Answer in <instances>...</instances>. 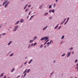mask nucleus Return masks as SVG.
I'll use <instances>...</instances> for the list:
<instances>
[{
	"label": "nucleus",
	"mask_w": 78,
	"mask_h": 78,
	"mask_svg": "<svg viewBox=\"0 0 78 78\" xmlns=\"http://www.w3.org/2000/svg\"><path fill=\"white\" fill-rule=\"evenodd\" d=\"M70 52H68L67 53V58H69V56H70Z\"/></svg>",
	"instance_id": "nucleus-4"
},
{
	"label": "nucleus",
	"mask_w": 78,
	"mask_h": 78,
	"mask_svg": "<svg viewBox=\"0 0 78 78\" xmlns=\"http://www.w3.org/2000/svg\"><path fill=\"white\" fill-rule=\"evenodd\" d=\"M70 49H71L70 50H73V48H71L69 49V50H70Z\"/></svg>",
	"instance_id": "nucleus-32"
},
{
	"label": "nucleus",
	"mask_w": 78,
	"mask_h": 78,
	"mask_svg": "<svg viewBox=\"0 0 78 78\" xmlns=\"http://www.w3.org/2000/svg\"><path fill=\"white\" fill-rule=\"evenodd\" d=\"M12 42V41H10L9 43L8 44V45H9L11 44V43Z\"/></svg>",
	"instance_id": "nucleus-10"
},
{
	"label": "nucleus",
	"mask_w": 78,
	"mask_h": 78,
	"mask_svg": "<svg viewBox=\"0 0 78 78\" xmlns=\"http://www.w3.org/2000/svg\"><path fill=\"white\" fill-rule=\"evenodd\" d=\"M27 62H26V63H25L24 64V65H25L26 64H27Z\"/></svg>",
	"instance_id": "nucleus-50"
},
{
	"label": "nucleus",
	"mask_w": 78,
	"mask_h": 78,
	"mask_svg": "<svg viewBox=\"0 0 78 78\" xmlns=\"http://www.w3.org/2000/svg\"><path fill=\"white\" fill-rule=\"evenodd\" d=\"M49 44H50V43H49V42H48L47 43V45H49Z\"/></svg>",
	"instance_id": "nucleus-34"
},
{
	"label": "nucleus",
	"mask_w": 78,
	"mask_h": 78,
	"mask_svg": "<svg viewBox=\"0 0 78 78\" xmlns=\"http://www.w3.org/2000/svg\"><path fill=\"white\" fill-rule=\"evenodd\" d=\"M55 5H56V4H55L54 5V7H55Z\"/></svg>",
	"instance_id": "nucleus-46"
},
{
	"label": "nucleus",
	"mask_w": 78,
	"mask_h": 78,
	"mask_svg": "<svg viewBox=\"0 0 78 78\" xmlns=\"http://www.w3.org/2000/svg\"><path fill=\"white\" fill-rule=\"evenodd\" d=\"M51 8V5H50L49 7V8L50 9V8Z\"/></svg>",
	"instance_id": "nucleus-18"
},
{
	"label": "nucleus",
	"mask_w": 78,
	"mask_h": 78,
	"mask_svg": "<svg viewBox=\"0 0 78 78\" xmlns=\"http://www.w3.org/2000/svg\"><path fill=\"white\" fill-rule=\"evenodd\" d=\"M31 5H30L28 6V7H29V8H30V7H31Z\"/></svg>",
	"instance_id": "nucleus-36"
},
{
	"label": "nucleus",
	"mask_w": 78,
	"mask_h": 78,
	"mask_svg": "<svg viewBox=\"0 0 78 78\" xmlns=\"http://www.w3.org/2000/svg\"><path fill=\"white\" fill-rule=\"evenodd\" d=\"M42 5H41V6H40V7H39V8L40 9H41V8H42Z\"/></svg>",
	"instance_id": "nucleus-35"
},
{
	"label": "nucleus",
	"mask_w": 78,
	"mask_h": 78,
	"mask_svg": "<svg viewBox=\"0 0 78 78\" xmlns=\"http://www.w3.org/2000/svg\"><path fill=\"white\" fill-rule=\"evenodd\" d=\"M51 10H50L49 11V12H51Z\"/></svg>",
	"instance_id": "nucleus-43"
},
{
	"label": "nucleus",
	"mask_w": 78,
	"mask_h": 78,
	"mask_svg": "<svg viewBox=\"0 0 78 78\" xmlns=\"http://www.w3.org/2000/svg\"><path fill=\"white\" fill-rule=\"evenodd\" d=\"M33 41V40H30V43H31Z\"/></svg>",
	"instance_id": "nucleus-23"
},
{
	"label": "nucleus",
	"mask_w": 78,
	"mask_h": 78,
	"mask_svg": "<svg viewBox=\"0 0 78 78\" xmlns=\"http://www.w3.org/2000/svg\"><path fill=\"white\" fill-rule=\"evenodd\" d=\"M45 39V37H43L41 38V41H44V40Z\"/></svg>",
	"instance_id": "nucleus-5"
},
{
	"label": "nucleus",
	"mask_w": 78,
	"mask_h": 78,
	"mask_svg": "<svg viewBox=\"0 0 78 78\" xmlns=\"http://www.w3.org/2000/svg\"><path fill=\"white\" fill-rule=\"evenodd\" d=\"M31 12H30L29 13L28 15H30V14H31Z\"/></svg>",
	"instance_id": "nucleus-39"
},
{
	"label": "nucleus",
	"mask_w": 78,
	"mask_h": 78,
	"mask_svg": "<svg viewBox=\"0 0 78 78\" xmlns=\"http://www.w3.org/2000/svg\"><path fill=\"white\" fill-rule=\"evenodd\" d=\"M52 18V17H50L49 18V19H51Z\"/></svg>",
	"instance_id": "nucleus-54"
},
{
	"label": "nucleus",
	"mask_w": 78,
	"mask_h": 78,
	"mask_svg": "<svg viewBox=\"0 0 78 78\" xmlns=\"http://www.w3.org/2000/svg\"><path fill=\"white\" fill-rule=\"evenodd\" d=\"M77 61H78V60L76 59L75 61V62H77Z\"/></svg>",
	"instance_id": "nucleus-31"
},
{
	"label": "nucleus",
	"mask_w": 78,
	"mask_h": 78,
	"mask_svg": "<svg viewBox=\"0 0 78 78\" xmlns=\"http://www.w3.org/2000/svg\"><path fill=\"white\" fill-rule=\"evenodd\" d=\"M64 23V22H62L61 23L60 25H62V23Z\"/></svg>",
	"instance_id": "nucleus-40"
},
{
	"label": "nucleus",
	"mask_w": 78,
	"mask_h": 78,
	"mask_svg": "<svg viewBox=\"0 0 78 78\" xmlns=\"http://www.w3.org/2000/svg\"><path fill=\"white\" fill-rule=\"evenodd\" d=\"M23 19H22L20 20V22H21V23H22V22H23Z\"/></svg>",
	"instance_id": "nucleus-13"
},
{
	"label": "nucleus",
	"mask_w": 78,
	"mask_h": 78,
	"mask_svg": "<svg viewBox=\"0 0 78 78\" xmlns=\"http://www.w3.org/2000/svg\"><path fill=\"white\" fill-rule=\"evenodd\" d=\"M35 39H37V37L36 36L35 37H34Z\"/></svg>",
	"instance_id": "nucleus-44"
},
{
	"label": "nucleus",
	"mask_w": 78,
	"mask_h": 78,
	"mask_svg": "<svg viewBox=\"0 0 78 78\" xmlns=\"http://www.w3.org/2000/svg\"><path fill=\"white\" fill-rule=\"evenodd\" d=\"M72 54H73V53H74V52L73 51L72 52Z\"/></svg>",
	"instance_id": "nucleus-49"
},
{
	"label": "nucleus",
	"mask_w": 78,
	"mask_h": 78,
	"mask_svg": "<svg viewBox=\"0 0 78 78\" xmlns=\"http://www.w3.org/2000/svg\"><path fill=\"white\" fill-rule=\"evenodd\" d=\"M70 78H72V77H70Z\"/></svg>",
	"instance_id": "nucleus-62"
},
{
	"label": "nucleus",
	"mask_w": 78,
	"mask_h": 78,
	"mask_svg": "<svg viewBox=\"0 0 78 78\" xmlns=\"http://www.w3.org/2000/svg\"><path fill=\"white\" fill-rule=\"evenodd\" d=\"M44 38H45L44 41H47V40H48V37H44Z\"/></svg>",
	"instance_id": "nucleus-3"
},
{
	"label": "nucleus",
	"mask_w": 78,
	"mask_h": 78,
	"mask_svg": "<svg viewBox=\"0 0 78 78\" xmlns=\"http://www.w3.org/2000/svg\"><path fill=\"white\" fill-rule=\"evenodd\" d=\"M53 42V41L51 40L50 42V44H52Z\"/></svg>",
	"instance_id": "nucleus-12"
},
{
	"label": "nucleus",
	"mask_w": 78,
	"mask_h": 78,
	"mask_svg": "<svg viewBox=\"0 0 78 78\" xmlns=\"http://www.w3.org/2000/svg\"><path fill=\"white\" fill-rule=\"evenodd\" d=\"M33 45H34V44H33V43L30 46V47H32V46H33Z\"/></svg>",
	"instance_id": "nucleus-38"
},
{
	"label": "nucleus",
	"mask_w": 78,
	"mask_h": 78,
	"mask_svg": "<svg viewBox=\"0 0 78 78\" xmlns=\"http://www.w3.org/2000/svg\"><path fill=\"white\" fill-rule=\"evenodd\" d=\"M2 6V5H1L0 6H0Z\"/></svg>",
	"instance_id": "nucleus-61"
},
{
	"label": "nucleus",
	"mask_w": 78,
	"mask_h": 78,
	"mask_svg": "<svg viewBox=\"0 0 78 78\" xmlns=\"http://www.w3.org/2000/svg\"><path fill=\"white\" fill-rule=\"evenodd\" d=\"M34 16V15H33V16H32L30 17V19H31V18H32V17H33Z\"/></svg>",
	"instance_id": "nucleus-25"
},
{
	"label": "nucleus",
	"mask_w": 78,
	"mask_h": 78,
	"mask_svg": "<svg viewBox=\"0 0 78 78\" xmlns=\"http://www.w3.org/2000/svg\"><path fill=\"white\" fill-rule=\"evenodd\" d=\"M54 11H55V10H54V9L52 10V12H55Z\"/></svg>",
	"instance_id": "nucleus-26"
},
{
	"label": "nucleus",
	"mask_w": 78,
	"mask_h": 78,
	"mask_svg": "<svg viewBox=\"0 0 78 78\" xmlns=\"http://www.w3.org/2000/svg\"><path fill=\"white\" fill-rule=\"evenodd\" d=\"M18 27H19L18 26H15L14 27L15 29H14L13 30V31H16V30H17V28H18Z\"/></svg>",
	"instance_id": "nucleus-2"
},
{
	"label": "nucleus",
	"mask_w": 78,
	"mask_h": 78,
	"mask_svg": "<svg viewBox=\"0 0 78 78\" xmlns=\"http://www.w3.org/2000/svg\"><path fill=\"white\" fill-rule=\"evenodd\" d=\"M68 22V21H67L66 23H64V25H66V23H67V22Z\"/></svg>",
	"instance_id": "nucleus-30"
},
{
	"label": "nucleus",
	"mask_w": 78,
	"mask_h": 78,
	"mask_svg": "<svg viewBox=\"0 0 78 78\" xmlns=\"http://www.w3.org/2000/svg\"><path fill=\"white\" fill-rule=\"evenodd\" d=\"M58 24L56 26V27H55V29H56V28H58Z\"/></svg>",
	"instance_id": "nucleus-7"
},
{
	"label": "nucleus",
	"mask_w": 78,
	"mask_h": 78,
	"mask_svg": "<svg viewBox=\"0 0 78 78\" xmlns=\"http://www.w3.org/2000/svg\"><path fill=\"white\" fill-rule=\"evenodd\" d=\"M9 2H8V0H7L3 3L2 4V5L3 6H4L5 5V4H6V3L5 5V7L6 8V6H8V4H9Z\"/></svg>",
	"instance_id": "nucleus-1"
},
{
	"label": "nucleus",
	"mask_w": 78,
	"mask_h": 78,
	"mask_svg": "<svg viewBox=\"0 0 78 78\" xmlns=\"http://www.w3.org/2000/svg\"><path fill=\"white\" fill-rule=\"evenodd\" d=\"M62 42H61V44H62Z\"/></svg>",
	"instance_id": "nucleus-63"
},
{
	"label": "nucleus",
	"mask_w": 78,
	"mask_h": 78,
	"mask_svg": "<svg viewBox=\"0 0 78 78\" xmlns=\"http://www.w3.org/2000/svg\"><path fill=\"white\" fill-rule=\"evenodd\" d=\"M20 76H18L17 78H19V77H20Z\"/></svg>",
	"instance_id": "nucleus-52"
},
{
	"label": "nucleus",
	"mask_w": 78,
	"mask_h": 78,
	"mask_svg": "<svg viewBox=\"0 0 78 78\" xmlns=\"http://www.w3.org/2000/svg\"><path fill=\"white\" fill-rule=\"evenodd\" d=\"M64 36L63 35V36H62V37H61V39H64Z\"/></svg>",
	"instance_id": "nucleus-16"
},
{
	"label": "nucleus",
	"mask_w": 78,
	"mask_h": 78,
	"mask_svg": "<svg viewBox=\"0 0 78 78\" xmlns=\"http://www.w3.org/2000/svg\"><path fill=\"white\" fill-rule=\"evenodd\" d=\"M27 5H28V4L26 5L24 7V9H26V8H27Z\"/></svg>",
	"instance_id": "nucleus-8"
},
{
	"label": "nucleus",
	"mask_w": 78,
	"mask_h": 78,
	"mask_svg": "<svg viewBox=\"0 0 78 78\" xmlns=\"http://www.w3.org/2000/svg\"><path fill=\"white\" fill-rule=\"evenodd\" d=\"M37 44L36 43H34V46H35V45H36V44Z\"/></svg>",
	"instance_id": "nucleus-37"
},
{
	"label": "nucleus",
	"mask_w": 78,
	"mask_h": 78,
	"mask_svg": "<svg viewBox=\"0 0 78 78\" xmlns=\"http://www.w3.org/2000/svg\"><path fill=\"white\" fill-rule=\"evenodd\" d=\"M28 48H30V45H29Z\"/></svg>",
	"instance_id": "nucleus-42"
},
{
	"label": "nucleus",
	"mask_w": 78,
	"mask_h": 78,
	"mask_svg": "<svg viewBox=\"0 0 78 78\" xmlns=\"http://www.w3.org/2000/svg\"><path fill=\"white\" fill-rule=\"evenodd\" d=\"M45 47H46V46H44V48H45Z\"/></svg>",
	"instance_id": "nucleus-57"
},
{
	"label": "nucleus",
	"mask_w": 78,
	"mask_h": 78,
	"mask_svg": "<svg viewBox=\"0 0 78 78\" xmlns=\"http://www.w3.org/2000/svg\"><path fill=\"white\" fill-rule=\"evenodd\" d=\"M12 55H13V53H12V54H11L10 55V56H12Z\"/></svg>",
	"instance_id": "nucleus-28"
},
{
	"label": "nucleus",
	"mask_w": 78,
	"mask_h": 78,
	"mask_svg": "<svg viewBox=\"0 0 78 78\" xmlns=\"http://www.w3.org/2000/svg\"><path fill=\"white\" fill-rule=\"evenodd\" d=\"M4 74V73H2V74H1V75L0 76V77H2V76H3V74Z\"/></svg>",
	"instance_id": "nucleus-6"
},
{
	"label": "nucleus",
	"mask_w": 78,
	"mask_h": 78,
	"mask_svg": "<svg viewBox=\"0 0 78 78\" xmlns=\"http://www.w3.org/2000/svg\"><path fill=\"white\" fill-rule=\"evenodd\" d=\"M5 34H6V33H3L2 34V35H5Z\"/></svg>",
	"instance_id": "nucleus-33"
},
{
	"label": "nucleus",
	"mask_w": 78,
	"mask_h": 78,
	"mask_svg": "<svg viewBox=\"0 0 78 78\" xmlns=\"http://www.w3.org/2000/svg\"><path fill=\"white\" fill-rule=\"evenodd\" d=\"M27 69L23 73V74H24V73H25V72H27Z\"/></svg>",
	"instance_id": "nucleus-22"
},
{
	"label": "nucleus",
	"mask_w": 78,
	"mask_h": 78,
	"mask_svg": "<svg viewBox=\"0 0 78 78\" xmlns=\"http://www.w3.org/2000/svg\"><path fill=\"white\" fill-rule=\"evenodd\" d=\"M65 55H66V54H62V56H64Z\"/></svg>",
	"instance_id": "nucleus-21"
},
{
	"label": "nucleus",
	"mask_w": 78,
	"mask_h": 78,
	"mask_svg": "<svg viewBox=\"0 0 78 78\" xmlns=\"http://www.w3.org/2000/svg\"><path fill=\"white\" fill-rule=\"evenodd\" d=\"M66 20V19H65L64 20V22H65V21Z\"/></svg>",
	"instance_id": "nucleus-53"
},
{
	"label": "nucleus",
	"mask_w": 78,
	"mask_h": 78,
	"mask_svg": "<svg viewBox=\"0 0 78 78\" xmlns=\"http://www.w3.org/2000/svg\"><path fill=\"white\" fill-rule=\"evenodd\" d=\"M6 78V76H4V78Z\"/></svg>",
	"instance_id": "nucleus-48"
},
{
	"label": "nucleus",
	"mask_w": 78,
	"mask_h": 78,
	"mask_svg": "<svg viewBox=\"0 0 78 78\" xmlns=\"http://www.w3.org/2000/svg\"><path fill=\"white\" fill-rule=\"evenodd\" d=\"M2 36V34H0V36Z\"/></svg>",
	"instance_id": "nucleus-56"
},
{
	"label": "nucleus",
	"mask_w": 78,
	"mask_h": 78,
	"mask_svg": "<svg viewBox=\"0 0 78 78\" xmlns=\"http://www.w3.org/2000/svg\"><path fill=\"white\" fill-rule=\"evenodd\" d=\"M1 1H3V0H1Z\"/></svg>",
	"instance_id": "nucleus-60"
},
{
	"label": "nucleus",
	"mask_w": 78,
	"mask_h": 78,
	"mask_svg": "<svg viewBox=\"0 0 78 78\" xmlns=\"http://www.w3.org/2000/svg\"><path fill=\"white\" fill-rule=\"evenodd\" d=\"M47 28V26H46L43 29V30H45Z\"/></svg>",
	"instance_id": "nucleus-15"
},
{
	"label": "nucleus",
	"mask_w": 78,
	"mask_h": 78,
	"mask_svg": "<svg viewBox=\"0 0 78 78\" xmlns=\"http://www.w3.org/2000/svg\"><path fill=\"white\" fill-rule=\"evenodd\" d=\"M58 0H55L56 2H58Z\"/></svg>",
	"instance_id": "nucleus-51"
},
{
	"label": "nucleus",
	"mask_w": 78,
	"mask_h": 78,
	"mask_svg": "<svg viewBox=\"0 0 78 78\" xmlns=\"http://www.w3.org/2000/svg\"><path fill=\"white\" fill-rule=\"evenodd\" d=\"M49 41V40H47L44 43V45H45V44H46V43H47V42L48 41Z\"/></svg>",
	"instance_id": "nucleus-9"
},
{
	"label": "nucleus",
	"mask_w": 78,
	"mask_h": 78,
	"mask_svg": "<svg viewBox=\"0 0 78 78\" xmlns=\"http://www.w3.org/2000/svg\"><path fill=\"white\" fill-rule=\"evenodd\" d=\"M26 58H27V57Z\"/></svg>",
	"instance_id": "nucleus-64"
},
{
	"label": "nucleus",
	"mask_w": 78,
	"mask_h": 78,
	"mask_svg": "<svg viewBox=\"0 0 78 78\" xmlns=\"http://www.w3.org/2000/svg\"><path fill=\"white\" fill-rule=\"evenodd\" d=\"M2 25L0 26V28H2Z\"/></svg>",
	"instance_id": "nucleus-47"
},
{
	"label": "nucleus",
	"mask_w": 78,
	"mask_h": 78,
	"mask_svg": "<svg viewBox=\"0 0 78 78\" xmlns=\"http://www.w3.org/2000/svg\"><path fill=\"white\" fill-rule=\"evenodd\" d=\"M19 22H20V21H17L16 22V23H15V25H17V24L19 23Z\"/></svg>",
	"instance_id": "nucleus-11"
},
{
	"label": "nucleus",
	"mask_w": 78,
	"mask_h": 78,
	"mask_svg": "<svg viewBox=\"0 0 78 78\" xmlns=\"http://www.w3.org/2000/svg\"><path fill=\"white\" fill-rule=\"evenodd\" d=\"M55 62V61H54V62Z\"/></svg>",
	"instance_id": "nucleus-58"
},
{
	"label": "nucleus",
	"mask_w": 78,
	"mask_h": 78,
	"mask_svg": "<svg viewBox=\"0 0 78 78\" xmlns=\"http://www.w3.org/2000/svg\"><path fill=\"white\" fill-rule=\"evenodd\" d=\"M47 14H48V13H46L44 14V16H45V15H47Z\"/></svg>",
	"instance_id": "nucleus-29"
},
{
	"label": "nucleus",
	"mask_w": 78,
	"mask_h": 78,
	"mask_svg": "<svg viewBox=\"0 0 78 78\" xmlns=\"http://www.w3.org/2000/svg\"><path fill=\"white\" fill-rule=\"evenodd\" d=\"M33 61V60L31 59L29 62V64H30L31 62Z\"/></svg>",
	"instance_id": "nucleus-14"
},
{
	"label": "nucleus",
	"mask_w": 78,
	"mask_h": 78,
	"mask_svg": "<svg viewBox=\"0 0 78 78\" xmlns=\"http://www.w3.org/2000/svg\"><path fill=\"white\" fill-rule=\"evenodd\" d=\"M69 20V17L68 18L67 20V21H68V20Z\"/></svg>",
	"instance_id": "nucleus-41"
},
{
	"label": "nucleus",
	"mask_w": 78,
	"mask_h": 78,
	"mask_svg": "<svg viewBox=\"0 0 78 78\" xmlns=\"http://www.w3.org/2000/svg\"><path fill=\"white\" fill-rule=\"evenodd\" d=\"M25 75H26V73H25L24 75V76H23V77H24V76H25Z\"/></svg>",
	"instance_id": "nucleus-45"
},
{
	"label": "nucleus",
	"mask_w": 78,
	"mask_h": 78,
	"mask_svg": "<svg viewBox=\"0 0 78 78\" xmlns=\"http://www.w3.org/2000/svg\"><path fill=\"white\" fill-rule=\"evenodd\" d=\"M52 73H51V75H52Z\"/></svg>",
	"instance_id": "nucleus-55"
},
{
	"label": "nucleus",
	"mask_w": 78,
	"mask_h": 78,
	"mask_svg": "<svg viewBox=\"0 0 78 78\" xmlns=\"http://www.w3.org/2000/svg\"><path fill=\"white\" fill-rule=\"evenodd\" d=\"M14 70V68H13V69H12V70L11 71V72H13Z\"/></svg>",
	"instance_id": "nucleus-17"
},
{
	"label": "nucleus",
	"mask_w": 78,
	"mask_h": 78,
	"mask_svg": "<svg viewBox=\"0 0 78 78\" xmlns=\"http://www.w3.org/2000/svg\"><path fill=\"white\" fill-rule=\"evenodd\" d=\"M61 26H60V27L58 28L57 30H59V29H60L61 28Z\"/></svg>",
	"instance_id": "nucleus-24"
},
{
	"label": "nucleus",
	"mask_w": 78,
	"mask_h": 78,
	"mask_svg": "<svg viewBox=\"0 0 78 78\" xmlns=\"http://www.w3.org/2000/svg\"><path fill=\"white\" fill-rule=\"evenodd\" d=\"M28 9H27L25 11V12H27V11H28Z\"/></svg>",
	"instance_id": "nucleus-27"
},
{
	"label": "nucleus",
	"mask_w": 78,
	"mask_h": 78,
	"mask_svg": "<svg viewBox=\"0 0 78 78\" xmlns=\"http://www.w3.org/2000/svg\"><path fill=\"white\" fill-rule=\"evenodd\" d=\"M49 45H48L47 46V47H48Z\"/></svg>",
	"instance_id": "nucleus-59"
},
{
	"label": "nucleus",
	"mask_w": 78,
	"mask_h": 78,
	"mask_svg": "<svg viewBox=\"0 0 78 78\" xmlns=\"http://www.w3.org/2000/svg\"><path fill=\"white\" fill-rule=\"evenodd\" d=\"M29 71H30V69H28V70L27 71V73H28V72H29Z\"/></svg>",
	"instance_id": "nucleus-19"
},
{
	"label": "nucleus",
	"mask_w": 78,
	"mask_h": 78,
	"mask_svg": "<svg viewBox=\"0 0 78 78\" xmlns=\"http://www.w3.org/2000/svg\"><path fill=\"white\" fill-rule=\"evenodd\" d=\"M42 47H43V44H41L40 46V48H42Z\"/></svg>",
	"instance_id": "nucleus-20"
}]
</instances>
